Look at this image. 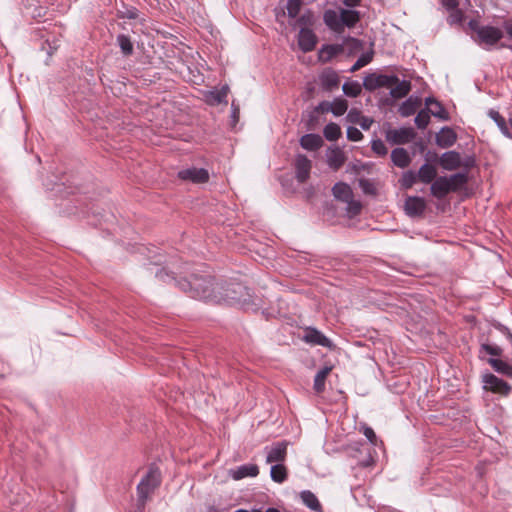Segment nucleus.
<instances>
[{"instance_id": "7", "label": "nucleus", "mask_w": 512, "mask_h": 512, "mask_svg": "<svg viewBox=\"0 0 512 512\" xmlns=\"http://www.w3.org/2000/svg\"><path fill=\"white\" fill-rule=\"evenodd\" d=\"M295 177L299 183H305L309 177L312 168V162L306 155L298 154L295 158Z\"/></svg>"}, {"instance_id": "38", "label": "nucleus", "mask_w": 512, "mask_h": 512, "mask_svg": "<svg viewBox=\"0 0 512 512\" xmlns=\"http://www.w3.org/2000/svg\"><path fill=\"white\" fill-rule=\"evenodd\" d=\"M348 109V103L345 99H335L331 104H330V111L335 115V116H341L343 115Z\"/></svg>"}, {"instance_id": "10", "label": "nucleus", "mask_w": 512, "mask_h": 512, "mask_svg": "<svg viewBox=\"0 0 512 512\" xmlns=\"http://www.w3.org/2000/svg\"><path fill=\"white\" fill-rule=\"evenodd\" d=\"M476 33L480 42L487 45H494L503 37L501 29L488 25L479 27Z\"/></svg>"}, {"instance_id": "47", "label": "nucleus", "mask_w": 512, "mask_h": 512, "mask_svg": "<svg viewBox=\"0 0 512 512\" xmlns=\"http://www.w3.org/2000/svg\"><path fill=\"white\" fill-rule=\"evenodd\" d=\"M345 203H347V212L351 216H355L360 213L362 206L359 201L353 200V197H352V198H350V200L346 201Z\"/></svg>"}, {"instance_id": "60", "label": "nucleus", "mask_w": 512, "mask_h": 512, "mask_svg": "<svg viewBox=\"0 0 512 512\" xmlns=\"http://www.w3.org/2000/svg\"><path fill=\"white\" fill-rule=\"evenodd\" d=\"M504 28L508 36L512 39V23H505Z\"/></svg>"}, {"instance_id": "32", "label": "nucleus", "mask_w": 512, "mask_h": 512, "mask_svg": "<svg viewBox=\"0 0 512 512\" xmlns=\"http://www.w3.org/2000/svg\"><path fill=\"white\" fill-rule=\"evenodd\" d=\"M287 469L283 464H275L271 467L270 477L276 483H283L287 479Z\"/></svg>"}, {"instance_id": "64", "label": "nucleus", "mask_w": 512, "mask_h": 512, "mask_svg": "<svg viewBox=\"0 0 512 512\" xmlns=\"http://www.w3.org/2000/svg\"><path fill=\"white\" fill-rule=\"evenodd\" d=\"M508 339H510V340H511V342H512V334H511V333H509V332H508Z\"/></svg>"}, {"instance_id": "16", "label": "nucleus", "mask_w": 512, "mask_h": 512, "mask_svg": "<svg viewBox=\"0 0 512 512\" xmlns=\"http://www.w3.org/2000/svg\"><path fill=\"white\" fill-rule=\"evenodd\" d=\"M321 87L326 91H332L338 88L340 79L336 71L327 68L319 75Z\"/></svg>"}, {"instance_id": "4", "label": "nucleus", "mask_w": 512, "mask_h": 512, "mask_svg": "<svg viewBox=\"0 0 512 512\" xmlns=\"http://www.w3.org/2000/svg\"><path fill=\"white\" fill-rule=\"evenodd\" d=\"M161 482L162 475L159 467L154 463L150 464L147 473L142 477L136 488L139 508L144 509L145 504L161 485Z\"/></svg>"}, {"instance_id": "12", "label": "nucleus", "mask_w": 512, "mask_h": 512, "mask_svg": "<svg viewBox=\"0 0 512 512\" xmlns=\"http://www.w3.org/2000/svg\"><path fill=\"white\" fill-rule=\"evenodd\" d=\"M317 41V36L311 28H300L298 33V45L303 52H310L314 50Z\"/></svg>"}, {"instance_id": "13", "label": "nucleus", "mask_w": 512, "mask_h": 512, "mask_svg": "<svg viewBox=\"0 0 512 512\" xmlns=\"http://www.w3.org/2000/svg\"><path fill=\"white\" fill-rule=\"evenodd\" d=\"M484 382H485L484 387L487 390H490L494 393H499L501 395H508L511 390L510 385L506 381L498 378L497 376H495L493 374L485 375Z\"/></svg>"}, {"instance_id": "36", "label": "nucleus", "mask_w": 512, "mask_h": 512, "mask_svg": "<svg viewBox=\"0 0 512 512\" xmlns=\"http://www.w3.org/2000/svg\"><path fill=\"white\" fill-rule=\"evenodd\" d=\"M323 135L328 141H336L341 136V128L338 124L331 122L324 127Z\"/></svg>"}, {"instance_id": "25", "label": "nucleus", "mask_w": 512, "mask_h": 512, "mask_svg": "<svg viewBox=\"0 0 512 512\" xmlns=\"http://www.w3.org/2000/svg\"><path fill=\"white\" fill-rule=\"evenodd\" d=\"M333 196L343 202H346L350 200V198L353 197V192L351 187L344 183V182H338L336 183L332 188Z\"/></svg>"}, {"instance_id": "20", "label": "nucleus", "mask_w": 512, "mask_h": 512, "mask_svg": "<svg viewBox=\"0 0 512 512\" xmlns=\"http://www.w3.org/2000/svg\"><path fill=\"white\" fill-rule=\"evenodd\" d=\"M425 105L427 106V111L429 112V115H433L436 118H439L441 120H447L448 119V113L442 106V104L437 101L433 97H428L425 99Z\"/></svg>"}, {"instance_id": "26", "label": "nucleus", "mask_w": 512, "mask_h": 512, "mask_svg": "<svg viewBox=\"0 0 512 512\" xmlns=\"http://www.w3.org/2000/svg\"><path fill=\"white\" fill-rule=\"evenodd\" d=\"M417 176L420 182L429 184L436 178L437 170L433 165L425 163L418 170Z\"/></svg>"}, {"instance_id": "9", "label": "nucleus", "mask_w": 512, "mask_h": 512, "mask_svg": "<svg viewBox=\"0 0 512 512\" xmlns=\"http://www.w3.org/2000/svg\"><path fill=\"white\" fill-rule=\"evenodd\" d=\"M287 446L288 443L286 441H281L274 443L271 447H266V462L277 464L284 462L287 456Z\"/></svg>"}, {"instance_id": "54", "label": "nucleus", "mask_w": 512, "mask_h": 512, "mask_svg": "<svg viewBox=\"0 0 512 512\" xmlns=\"http://www.w3.org/2000/svg\"><path fill=\"white\" fill-rule=\"evenodd\" d=\"M138 10L136 8L127 9L124 13V17L127 19H136L138 18Z\"/></svg>"}, {"instance_id": "34", "label": "nucleus", "mask_w": 512, "mask_h": 512, "mask_svg": "<svg viewBox=\"0 0 512 512\" xmlns=\"http://www.w3.org/2000/svg\"><path fill=\"white\" fill-rule=\"evenodd\" d=\"M116 40L124 56H130L133 54V43L129 36L125 34H119Z\"/></svg>"}, {"instance_id": "39", "label": "nucleus", "mask_w": 512, "mask_h": 512, "mask_svg": "<svg viewBox=\"0 0 512 512\" xmlns=\"http://www.w3.org/2000/svg\"><path fill=\"white\" fill-rule=\"evenodd\" d=\"M417 181H419L417 173L412 170L404 172L400 179L402 187L406 189L411 188Z\"/></svg>"}, {"instance_id": "3", "label": "nucleus", "mask_w": 512, "mask_h": 512, "mask_svg": "<svg viewBox=\"0 0 512 512\" xmlns=\"http://www.w3.org/2000/svg\"><path fill=\"white\" fill-rule=\"evenodd\" d=\"M325 25L334 33L341 34L345 28H353L360 21V13L352 9L340 8L339 12L328 9L323 14Z\"/></svg>"}, {"instance_id": "59", "label": "nucleus", "mask_w": 512, "mask_h": 512, "mask_svg": "<svg viewBox=\"0 0 512 512\" xmlns=\"http://www.w3.org/2000/svg\"><path fill=\"white\" fill-rule=\"evenodd\" d=\"M360 186L363 188L365 192H370V187L372 184L368 180H360Z\"/></svg>"}, {"instance_id": "41", "label": "nucleus", "mask_w": 512, "mask_h": 512, "mask_svg": "<svg viewBox=\"0 0 512 512\" xmlns=\"http://www.w3.org/2000/svg\"><path fill=\"white\" fill-rule=\"evenodd\" d=\"M373 59V52H366L363 53L357 61L353 64V66L350 68V72H356L362 67L368 65Z\"/></svg>"}, {"instance_id": "58", "label": "nucleus", "mask_w": 512, "mask_h": 512, "mask_svg": "<svg viewBox=\"0 0 512 512\" xmlns=\"http://www.w3.org/2000/svg\"><path fill=\"white\" fill-rule=\"evenodd\" d=\"M316 111H321V112H324V111H330V103L328 102H321L317 107H316Z\"/></svg>"}, {"instance_id": "17", "label": "nucleus", "mask_w": 512, "mask_h": 512, "mask_svg": "<svg viewBox=\"0 0 512 512\" xmlns=\"http://www.w3.org/2000/svg\"><path fill=\"white\" fill-rule=\"evenodd\" d=\"M230 476L234 480H241L246 477H256L259 474V467L256 464H244L231 469Z\"/></svg>"}, {"instance_id": "2", "label": "nucleus", "mask_w": 512, "mask_h": 512, "mask_svg": "<svg viewBox=\"0 0 512 512\" xmlns=\"http://www.w3.org/2000/svg\"><path fill=\"white\" fill-rule=\"evenodd\" d=\"M213 302L238 305L244 309L256 306L249 289L241 283L217 284Z\"/></svg>"}, {"instance_id": "31", "label": "nucleus", "mask_w": 512, "mask_h": 512, "mask_svg": "<svg viewBox=\"0 0 512 512\" xmlns=\"http://www.w3.org/2000/svg\"><path fill=\"white\" fill-rule=\"evenodd\" d=\"M345 46V52L347 55H353L363 49V42L357 38L348 37L341 44Z\"/></svg>"}, {"instance_id": "21", "label": "nucleus", "mask_w": 512, "mask_h": 512, "mask_svg": "<svg viewBox=\"0 0 512 512\" xmlns=\"http://www.w3.org/2000/svg\"><path fill=\"white\" fill-rule=\"evenodd\" d=\"M300 145L308 151H316L323 145V139L318 134H305L300 138Z\"/></svg>"}, {"instance_id": "18", "label": "nucleus", "mask_w": 512, "mask_h": 512, "mask_svg": "<svg viewBox=\"0 0 512 512\" xmlns=\"http://www.w3.org/2000/svg\"><path fill=\"white\" fill-rule=\"evenodd\" d=\"M440 164L445 170L452 171L462 167V159L458 152L448 151L441 155Z\"/></svg>"}, {"instance_id": "11", "label": "nucleus", "mask_w": 512, "mask_h": 512, "mask_svg": "<svg viewBox=\"0 0 512 512\" xmlns=\"http://www.w3.org/2000/svg\"><path fill=\"white\" fill-rule=\"evenodd\" d=\"M178 177L184 181H191L193 183H205L209 180V173L204 168L191 167L180 170Z\"/></svg>"}, {"instance_id": "44", "label": "nucleus", "mask_w": 512, "mask_h": 512, "mask_svg": "<svg viewBox=\"0 0 512 512\" xmlns=\"http://www.w3.org/2000/svg\"><path fill=\"white\" fill-rule=\"evenodd\" d=\"M415 124L419 129H425L430 122V115L426 109L421 110L415 117Z\"/></svg>"}, {"instance_id": "37", "label": "nucleus", "mask_w": 512, "mask_h": 512, "mask_svg": "<svg viewBox=\"0 0 512 512\" xmlns=\"http://www.w3.org/2000/svg\"><path fill=\"white\" fill-rule=\"evenodd\" d=\"M488 115L492 120L495 121V123L505 136H511L505 118L502 117L498 111L491 109L489 110Z\"/></svg>"}, {"instance_id": "29", "label": "nucleus", "mask_w": 512, "mask_h": 512, "mask_svg": "<svg viewBox=\"0 0 512 512\" xmlns=\"http://www.w3.org/2000/svg\"><path fill=\"white\" fill-rule=\"evenodd\" d=\"M390 95L394 99H401L405 97L411 90V83L406 80L399 81L390 87Z\"/></svg>"}, {"instance_id": "50", "label": "nucleus", "mask_w": 512, "mask_h": 512, "mask_svg": "<svg viewBox=\"0 0 512 512\" xmlns=\"http://www.w3.org/2000/svg\"><path fill=\"white\" fill-rule=\"evenodd\" d=\"M361 117H362V115H361L360 111H358L356 109H351L348 112L346 119L348 122H351V123H359Z\"/></svg>"}, {"instance_id": "5", "label": "nucleus", "mask_w": 512, "mask_h": 512, "mask_svg": "<svg viewBox=\"0 0 512 512\" xmlns=\"http://www.w3.org/2000/svg\"><path fill=\"white\" fill-rule=\"evenodd\" d=\"M398 82L396 75H385L378 73H370L363 80V87L368 91H375L383 87H392Z\"/></svg>"}, {"instance_id": "8", "label": "nucleus", "mask_w": 512, "mask_h": 512, "mask_svg": "<svg viewBox=\"0 0 512 512\" xmlns=\"http://www.w3.org/2000/svg\"><path fill=\"white\" fill-rule=\"evenodd\" d=\"M306 343L314 346H322L331 349L333 343L321 331L313 327H307L302 338Z\"/></svg>"}, {"instance_id": "14", "label": "nucleus", "mask_w": 512, "mask_h": 512, "mask_svg": "<svg viewBox=\"0 0 512 512\" xmlns=\"http://www.w3.org/2000/svg\"><path fill=\"white\" fill-rule=\"evenodd\" d=\"M405 212L411 217H417L424 213L426 202L421 197L409 196L405 201Z\"/></svg>"}, {"instance_id": "43", "label": "nucleus", "mask_w": 512, "mask_h": 512, "mask_svg": "<svg viewBox=\"0 0 512 512\" xmlns=\"http://www.w3.org/2000/svg\"><path fill=\"white\" fill-rule=\"evenodd\" d=\"M302 4V0H288L286 5L288 16L290 18H296L300 12Z\"/></svg>"}, {"instance_id": "19", "label": "nucleus", "mask_w": 512, "mask_h": 512, "mask_svg": "<svg viewBox=\"0 0 512 512\" xmlns=\"http://www.w3.org/2000/svg\"><path fill=\"white\" fill-rule=\"evenodd\" d=\"M431 194L438 198H444L448 193L451 192L448 184L447 176L436 177L430 187Z\"/></svg>"}, {"instance_id": "23", "label": "nucleus", "mask_w": 512, "mask_h": 512, "mask_svg": "<svg viewBox=\"0 0 512 512\" xmlns=\"http://www.w3.org/2000/svg\"><path fill=\"white\" fill-rule=\"evenodd\" d=\"M346 161L345 153L340 148H335L327 154V163L333 170H338Z\"/></svg>"}, {"instance_id": "62", "label": "nucleus", "mask_w": 512, "mask_h": 512, "mask_svg": "<svg viewBox=\"0 0 512 512\" xmlns=\"http://www.w3.org/2000/svg\"><path fill=\"white\" fill-rule=\"evenodd\" d=\"M235 512H249L248 510H245V509H238L236 510Z\"/></svg>"}, {"instance_id": "6", "label": "nucleus", "mask_w": 512, "mask_h": 512, "mask_svg": "<svg viewBox=\"0 0 512 512\" xmlns=\"http://www.w3.org/2000/svg\"><path fill=\"white\" fill-rule=\"evenodd\" d=\"M412 128L389 129L386 131V140L391 144H406L415 138Z\"/></svg>"}, {"instance_id": "49", "label": "nucleus", "mask_w": 512, "mask_h": 512, "mask_svg": "<svg viewBox=\"0 0 512 512\" xmlns=\"http://www.w3.org/2000/svg\"><path fill=\"white\" fill-rule=\"evenodd\" d=\"M481 348L492 356H500L502 353V349L493 344H482Z\"/></svg>"}, {"instance_id": "51", "label": "nucleus", "mask_w": 512, "mask_h": 512, "mask_svg": "<svg viewBox=\"0 0 512 512\" xmlns=\"http://www.w3.org/2000/svg\"><path fill=\"white\" fill-rule=\"evenodd\" d=\"M363 433L371 443H376L377 437L374 430L371 427H365Z\"/></svg>"}, {"instance_id": "24", "label": "nucleus", "mask_w": 512, "mask_h": 512, "mask_svg": "<svg viewBox=\"0 0 512 512\" xmlns=\"http://www.w3.org/2000/svg\"><path fill=\"white\" fill-rule=\"evenodd\" d=\"M391 160L395 166L406 168L411 162V157L406 149L395 148L391 152Z\"/></svg>"}, {"instance_id": "46", "label": "nucleus", "mask_w": 512, "mask_h": 512, "mask_svg": "<svg viewBox=\"0 0 512 512\" xmlns=\"http://www.w3.org/2000/svg\"><path fill=\"white\" fill-rule=\"evenodd\" d=\"M371 149L379 156H385L388 153V149L381 139L373 140L371 143Z\"/></svg>"}, {"instance_id": "30", "label": "nucleus", "mask_w": 512, "mask_h": 512, "mask_svg": "<svg viewBox=\"0 0 512 512\" xmlns=\"http://www.w3.org/2000/svg\"><path fill=\"white\" fill-rule=\"evenodd\" d=\"M451 192L458 191L468 182L467 173H456L447 177Z\"/></svg>"}, {"instance_id": "52", "label": "nucleus", "mask_w": 512, "mask_h": 512, "mask_svg": "<svg viewBox=\"0 0 512 512\" xmlns=\"http://www.w3.org/2000/svg\"><path fill=\"white\" fill-rule=\"evenodd\" d=\"M372 123H373V119L366 117V116H362L358 124L360 125V127L363 130H369Z\"/></svg>"}, {"instance_id": "33", "label": "nucleus", "mask_w": 512, "mask_h": 512, "mask_svg": "<svg viewBox=\"0 0 512 512\" xmlns=\"http://www.w3.org/2000/svg\"><path fill=\"white\" fill-rule=\"evenodd\" d=\"M490 365L493 367V369L501 374H504L506 376L512 377V365L501 360V359H495L491 358L489 359Z\"/></svg>"}, {"instance_id": "40", "label": "nucleus", "mask_w": 512, "mask_h": 512, "mask_svg": "<svg viewBox=\"0 0 512 512\" xmlns=\"http://www.w3.org/2000/svg\"><path fill=\"white\" fill-rule=\"evenodd\" d=\"M342 90L344 94L347 95L348 97H357L358 95H360L362 91L361 85L355 81L344 83L342 86Z\"/></svg>"}, {"instance_id": "42", "label": "nucleus", "mask_w": 512, "mask_h": 512, "mask_svg": "<svg viewBox=\"0 0 512 512\" xmlns=\"http://www.w3.org/2000/svg\"><path fill=\"white\" fill-rule=\"evenodd\" d=\"M315 17L312 11L307 10L305 11L298 19H297V25L305 28H310L314 25Z\"/></svg>"}, {"instance_id": "28", "label": "nucleus", "mask_w": 512, "mask_h": 512, "mask_svg": "<svg viewBox=\"0 0 512 512\" xmlns=\"http://www.w3.org/2000/svg\"><path fill=\"white\" fill-rule=\"evenodd\" d=\"M331 370L332 367L325 366L316 373L313 384V389L316 393L320 394L325 390V382Z\"/></svg>"}, {"instance_id": "55", "label": "nucleus", "mask_w": 512, "mask_h": 512, "mask_svg": "<svg viewBox=\"0 0 512 512\" xmlns=\"http://www.w3.org/2000/svg\"><path fill=\"white\" fill-rule=\"evenodd\" d=\"M475 165V158L473 156H468L462 161V166L469 169Z\"/></svg>"}, {"instance_id": "48", "label": "nucleus", "mask_w": 512, "mask_h": 512, "mask_svg": "<svg viewBox=\"0 0 512 512\" xmlns=\"http://www.w3.org/2000/svg\"><path fill=\"white\" fill-rule=\"evenodd\" d=\"M347 138L348 140L350 141H354V142H357V141H360L363 139V134L362 132L357 129L356 127L354 126H349L347 128Z\"/></svg>"}, {"instance_id": "22", "label": "nucleus", "mask_w": 512, "mask_h": 512, "mask_svg": "<svg viewBox=\"0 0 512 512\" xmlns=\"http://www.w3.org/2000/svg\"><path fill=\"white\" fill-rule=\"evenodd\" d=\"M457 140V135L453 129L444 127L436 137L437 144L442 148L451 147Z\"/></svg>"}, {"instance_id": "56", "label": "nucleus", "mask_w": 512, "mask_h": 512, "mask_svg": "<svg viewBox=\"0 0 512 512\" xmlns=\"http://www.w3.org/2000/svg\"><path fill=\"white\" fill-rule=\"evenodd\" d=\"M443 5L448 9V10H454L457 8L458 6V0H443Z\"/></svg>"}, {"instance_id": "15", "label": "nucleus", "mask_w": 512, "mask_h": 512, "mask_svg": "<svg viewBox=\"0 0 512 512\" xmlns=\"http://www.w3.org/2000/svg\"><path fill=\"white\" fill-rule=\"evenodd\" d=\"M345 52V46L340 44H327L323 45L318 51V59L322 63L331 61L337 55Z\"/></svg>"}, {"instance_id": "1", "label": "nucleus", "mask_w": 512, "mask_h": 512, "mask_svg": "<svg viewBox=\"0 0 512 512\" xmlns=\"http://www.w3.org/2000/svg\"><path fill=\"white\" fill-rule=\"evenodd\" d=\"M156 277L164 282L175 281L192 298L212 302L215 298L217 284H214V278L209 274H192L189 279L176 281V278L163 268L156 273Z\"/></svg>"}, {"instance_id": "57", "label": "nucleus", "mask_w": 512, "mask_h": 512, "mask_svg": "<svg viewBox=\"0 0 512 512\" xmlns=\"http://www.w3.org/2000/svg\"><path fill=\"white\" fill-rule=\"evenodd\" d=\"M342 2L345 6L354 8L360 5L361 0H342Z\"/></svg>"}, {"instance_id": "27", "label": "nucleus", "mask_w": 512, "mask_h": 512, "mask_svg": "<svg viewBox=\"0 0 512 512\" xmlns=\"http://www.w3.org/2000/svg\"><path fill=\"white\" fill-rule=\"evenodd\" d=\"M300 498H301L303 504L306 507H308L310 510L316 511V512L322 511V506H321L318 498L316 497V495L313 492H311L309 490L302 491L300 493Z\"/></svg>"}, {"instance_id": "61", "label": "nucleus", "mask_w": 512, "mask_h": 512, "mask_svg": "<svg viewBox=\"0 0 512 512\" xmlns=\"http://www.w3.org/2000/svg\"><path fill=\"white\" fill-rule=\"evenodd\" d=\"M265 512H280V511L276 508H268Z\"/></svg>"}, {"instance_id": "63", "label": "nucleus", "mask_w": 512, "mask_h": 512, "mask_svg": "<svg viewBox=\"0 0 512 512\" xmlns=\"http://www.w3.org/2000/svg\"><path fill=\"white\" fill-rule=\"evenodd\" d=\"M249 512H262V511L260 509H253V510H251Z\"/></svg>"}, {"instance_id": "35", "label": "nucleus", "mask_w": 512, "mask_h": 512, "mask_svg": "<svg viewBox=\"0 0 512 512\" xmlns=\"http://www.w3.org/2000/svg\"><path fill=\"white\" fill-rule=\"evenodd\" d=\"M419 106V102L417 100H413L412 98L404 101L399 107V113L403 117H408L413 115Z\"/></svg>"}, {"instance_id": "53", "label": "nucleus", "mask_w": 512, "mask_h": 512, "mask_svg": "<svg viewBox=\"0 0 512 512\" xmlns=\"http://www.w3.org/2000/svg\"><path fill=\"white\" fill-rule=\"evenodd\" d=\"M231 109H232L231 118H232L233 124L235 125L239 119V107L235 104L234 101L231 104Z\"/></svg>"}, {"instance_id": "45", "label": "nucleus", "mask_w": 512, "mask_h": 512, "mask_svg": "<svg viewBox=\"0 0 512 512\" xmlns=\"http://www.w3.org/2000/svg\"><path fill=\"white\" fill-rule=\"evenodd\" d=\"M228 91V86H223L220 90L211 93V99L217 104L227 103Z\"/></svg>"}]
</instances>
